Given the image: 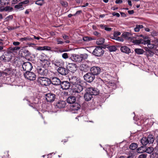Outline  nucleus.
Returning <instances> with one entry per match:
<instances>
[{
    "label": "nucleus",
    "mask_w": 158,
    "mask_h": 158,
    "mask_svg": "<svg viewBox=\"0 0 158 158\" xmlns=\"http://www.w3.org/2000/svg\"><path fill=\"white\" fill-rule=\"evenodd\" d=\"M62 57L64 59H66L68 58L69 56L68 54L66 53H64L62 54Z\"/></svg>",
    "instance_id": "nucleus-50"
},
{
    "label": "nucleus",
    "mask_w": 158,
    "mask_h": 158,
    "mask_svg": "<svg viewBox=\"0 0 158 158\" xmlns=\"http://www.w3.org/2000/svg\"><path fill=\"white\" fill-rule=\"evenodd\" d=\"M76 101L75 97L73 96H70L67 99V102L70 104H73Z\"/></svg>",
    "instance_id": "nucleus-26"
},
{
    "label": "nucleus",
    "mask_w": 158,
    "mask_h": 158,
    "mask_svg": "<svg viewBox=\"0 0 158 158\" xmlns=\"http://www.w3.org/2000/svg\"><path fill=\"white\" fill-rule=\"evenodd\" d=\"M7 29L9 30H14V27L9 26L7 27Z\"/></svg>",
    "instance_id": "nucleus-64"
},
{
    "label": "nucleus",
    "mask_w": 158,
    "mask_h": 158,
    "mask_svg": "<svg viewBox=\"0 0 158 158\" xmlns=\"http://www.w3.org/2000/svg\"><path fill=\"white\" fill-rule=\"evenodd\" d=\"M112 39L120 42H123L124 40L122 38L119 37H117V36H114L112 38Z\"/></svg>",
    "instance_id": "nucleus-41"
},
{
    "label": "nucleus",
    "mask_w": 158,
    "mask_h": 158,
    "mask_svg": "<svg viewBox=\"0 0 158 158\" xmlns=\"http://www.w3.org/2000/svg\"><path fill=\"white\" fill-rule=\"evenodd\" d=\"M108 49L110 52H114L117 49V48L114 46H112L107 47Z\"/></svg>",
    "instance_id": "nucleus-37"
},
{
    "label": "nucleus",
    "mask_w": 158,
    "mask_h": 158,
    "mask_svg": "<svg viewBox=\"0 0 158 158\" xmlns=\"http://www.w3.org/2000/svg\"><path fill=\"white\" fill-rule=\"evenodd\" d=\"M93 98V95L87 89L86 92L84 95V98L85 101H88L90 100Z\"/></svg>",
    "instance_id": "nucleus-23"
},
{
    "label": "nucleus",
    "mask_w": 158,
    "mask_h": 158,
    "mask_svg": "<svg viewBox=\"0 0 158 158\" xmlns=\"http://www.w3.org/2000/svg\"><path fill=\"white\" fill-rule=\"evenodd\" d=\"M83 77L85 81L90 83L93 81L95 78V77L91 73H88L84 76Z\"/></svg>",
    "instance_id": "nucleus-6"
},
{
    "label": "nucleus",
    "mask_w": 158,
    "mask_h": 158,
    "mask_svg": "<svg viewBox=\"0 0 158 158\" xmlns=\"http://www.w3.org/2000/svg\"><path fill=\"white\" fill-rule=\"evenodd\" d=\"M39 58L42 62L44 63V64L45 66L46 65L48 66L50 64V62L48 60V58L45 54L44 53L41 54L39 57Z\"/></svg>",
    "instance_id": "nucleus-9"
},
{
    "label": "nucleus",
    "mask_w": 158,
    "mask_h": 158,
    "mask_svg": "<svg viewBox=\"0 0 158 158\" xmlns=\"http://www.w3.org/2000/svg\"><path fill=\"white\" fill-rule=\"evenodd\" d=\"M5 11H8L9 12L12 11L13 10V8L9 6H6L4 7Z\"/></svg>",
    "instance_id": "nucleus-46"
},
{
    "label": "nucleus",
    "mask_w": 158,
    "mask_h": 158,
    "mask_svg": "<svg viewBox=\"0 0 158 158\" xmlns=\"http://www.w3.org/2000/svg\"><path fill=\"white\" fill-rule=\"evenodd\" d=\"M90 71V73L95 76L99 74L101 72V70L98 67L94 66L91 68Z\"/></svg>",
    "instance_id": "nucleus-13"
},
{
    "label": "nucleus",
    "mask_w": 158,
    "mask_h": 158,
    "mask_svg": "<svg viewBox=\"0 0 158 158\" xmlns=\"http://www.w3.org/2000/svg\"><path fill=\"white\" fill-rule=\"evenodd\" d=\"M66 105V102L63 101H59L56 102L55 105L56 108L61 109L64 108Z\"/></svg>",
    "instance_id": "nucleus-17"
},
{
    "label": "nucleus",
    "mask_w": 158,
    "mask_h": 158,
    "mask_svg": "<svg viewBox=\"0 0 158 158\" xmlns=\"http://www.w3.org/2000/svg\"><path fill=\"white\" fill-rule=\"evenodd\" d=\"M12 72V69H11L7 68L4 70V71L3 72V73L4 75L6 76L9 75L11 74Z\"/></svg>",
    "instance_id": "nucleus-28"
},
{
    "label": "nucleus",
    "mask_w": 158,
    "mask_h": 158,
    "mask_svg": "<svg viewBox=\"0 0 158 158\" xmlns=\"http://www.w3.org/2000/svg\"><path fill=\"white\" fill-rule=\"evenodd\" d=\"M135 52L137 54L140 55L143 54L144 51L142 49L135 48Z\"/></svg>",
    "instance_id": "nucleus-33"
},
{
    "label": "nucleus",
    "mask_w": 158,
    "mask_h": 158,
    "mask_svg": "<svg viewBox=\"0 0 158 158\" xmlns=\"http://www.w3.org/2000/svg\"><path fill=\"white\" fill-rule=\"evenodd\" d=\"M20 1V0H13L12 1V4H15L17 3Z\"/></svg>",
    "instance_id": "nucleus-58"
},
{
    "label": "nucleus",
    "mask_w": 158,
    "mask_h": 158,
    "mask_svg": "<svg viewBox=\"0 0 158 158\" xmlns=\"http://www.w3.org/2000/svg\"><path fill=\"white\" fill-rule=\"evenodd\" d=\"M81 106L77 103H75L71 106L70 109L73 113H77L80 108Z\"/></svg>",
    "instance_id": "nucleus-20"
},
{
    "label": "nucleus",
    "mask_w": 158,
    "mask_h": 158,
    "mask_svg": "<svg viewBox=\"0 0 158 158\" xmlns=\"http://www.w3.org/2000/svg\"><path fill=\"white\" fill-rule=\"evenodd\" d=\"M112 15L113 16H116L117 17H119L120 16V14L116 12H114L112 13Z\"/></svg>",
    "instance_id": "nucleus-55"
},
{
    "label": "nucleus",
    "mask_w": 158,
    "mask_h": 158,
    "mask_svg": "<svg viewBox=\"0 0 158 158\" xmlns=\"http://www.w3.org/2000/svg\"><path fill=\"white\" fill-rule=\"evenodd\" d=\"M138 147L137 144L135 143H132L130 146V148L132 150H134L136 149Z\"/></svg>",
    "instance_id": "nucleus-34"
},
{
    "label": "nucleus",
    "mask_w": 158,
    "mask_h": 158,
    "mask_svg": "<svg viewBox=\"0 0 158 158\" xmlns=\"http://www.w3.org/2000/svg\"><path fill=\"white\" fill-rule=\"evenodd\" d=\"M62 37L63 38L64 40H66L65 42L67 43H70V41L68 40L69 39V36H67V35L64 34L62 35Z\"/></svg>",
    "instance_id": "nucleus-39"
},
{
    "label": "nucleus",
    "mask_w": 158,
    "mask_h": 158,
    "mask_svg": "<svg viewBox=\"0 0 158 158\" xmlns=\"http://www.w3.org/2000/svg\"><path fill=\"white\" fill-rule=\"evenodd\" d=\"M151 33L152 35L153 36H156L158 35V33L156 31H153Z\"/></svg>",
    "instance_id": "nucleus-60"
},
{
    "label": "nucleus",
    "mask_w": 158,
    "mask_h": 158,
    "mask_svg": "<svg viewBox=\"0 0 158 158\" xmlns=\"http://www.w3.org/2000/svg\"><path fill=\"white\" fill-rule=\"evenodd\" d=\"M88 55L86 54H80V55L72 54L71 56L72 60L77 62H81L83 60L87 59Z\"/></svg>",
    "instance_id": "nucleus-1"
},
{
    "label": "nucleus",
    "mask_w": 158,
    "mask_h": 158,
    "mask_svg": "<svg viewBox=\"0 0 158 158\" xmlns=\"http://www.w3.org/2000/svg\"><path fill=\"white\" fill-rule=\"evenodd\" d=\"M67 67L68 69H70V70L71 71L74 70L76 69V65L74 63H69L67 65Z\"/></svg>",
    "instance_id": "nucleus-30"
},
{
    "label": "nucleus",
    "mask_w": 158,
    "mask_h": 158,
    "mask_svg": "<svg viewBox=\"0 0 158 158\" xmlns=\"http://www.w3.org/2000/svg\"><path fill=\"white\" fill-rule=\"evenodd\" d=\"M52 63L57 67H61L64 64V62L61 59H55L52 61Z\"/></svg>",
    "instance_id": "nucleus-15"
},
{
    "label": "nucleus",
    "mask_w": 158,
    "mask_h": 158,
    "mask_svg": "<svg viewBox=\"0 0 158 158\" xmlns=\"http://www.w3.org/2000/svg\"><path fill=\"white\" fill-rule=\"evenodd\" d=\"M93 40L94 39L89 36H85L83 38V40L84 41L88 42Z\"/></svg>",
    "instance_id": "nucleus-40"
},
{
    "label": "nucleus",
    "mask_w": 158,
    "mask_h": 158,
    "mask_svg": "<svg viewBox=\"0 0 158 158\" xmlns=\"http://www.w3.org/2000/svg\"><path fill=\"white\" fill-rule=\"evenodd\" d=\"M80 69L81 71H86L89 70L90 68L88 65L85 64H82L80 66Z\"/></svg>",
    "instance_id": "nucleus-27"
},
{
    "label": "nucleus",
    "mask_w": 158,
    "mask_h": 158,
    "mask_svg": "<svg viewBox=\"0 0 158 158\" xmlns=\"http://www.w3.org/2000/svg\"><path fill=\"white\" fill-rule=\"evenodd\" d=\"M116 88V84L114 82H109L107 84L105 85L104 88L107 91V93H110L114 89H115Z\"/></svg>",
    "instance_id": "nucleus-5"
},
{
    "label": "nucleus",
    "mask_w": 158,
    "mask_h": 158,
    "mask_svg": "<svg viewBox=\"0 0 158 158\" xmlns=\"http://www.w3.org/2000/svg\"><path fill=\"white\" fill-rule=\"evenodd\" d=\"M61 3L63 6L65 7L67 6L68 5V3L66 2H62Z\"/></svg>",
    "instance_id": "nucleus-61"
},
{
    "label": "nucleus",
    "mask_w": 158,
    "mask_h": 158,
    "mask_svg": "<svg viewBox=\"0 0 158 158\" xmlns=\"http://www.w3.org/2000/svg\"><path fill=\"white\" fill-rule=\"evenodd\" d=\"M154 151L156 154L157 155L158 157V146H157L155 148L154 150Z\"/></svg>",
    "instance_id": "nucleus-57"
},
{
    "label": "nucleus",
    "mask_w": 158,
    "mask_h": 158,
    "mask_svg": "<svg viewBox=\"0 0 158 158\" xmlns=\"http://www.w3.org/2000/svg\"><path fill=\"white\" fill-rule=\"evenodd\" d=\"M11 60L10 55L8 52H4L0 57V60L4 62H7L10 61Z\"/></svg>",
    "instance_id": "nucleus-12"
},
{
    "label": "nucleus",
    "mask_w": 158,
    "mask_h": 158,
    "mask_svg": "<svg viewBox=\"0 0 158 158\" xmlns=\"http://www.w3.org/2000/svg\"><path fill=\"white\" fill-rule=\"evenodd\" d=\"M150 49H152L154 48L155 45L152 44H151V42L149 43L147 46Z\"/></svg>",
    "instance_id": "nucleus-49"
},
{
    "label": "nucleus",
    "mask_w": 158,
    "mask_h": 158,
    "mask_svg": "<svg viewBox=\"0 0 158 158\" xmlns=\"http://www.w3.org/2000/svg\"><path fill=\"white\" fill-rule=\"evenodd\" d=\"M153 148L152 147H148L147 148H145V152L149 154H151L153 152Z\"/></svg>",
    "instance_id": "nucleus-36"
},
{
    "label": "nucleus",
    "mask_w": 158,
    "mask_h": 158,
    "mask_svg": "<svg viewBox=\"0 0 158 158\" xmlns=\"http://www.w3.org/2000/svg\"><path fill=\"white\" fill-rule=\"evenodd\" d=\"M147 155L145 154H142L140 155L138 158H146Z\"/></svg>",
    "instance_id": "nucleus-54"
},
{
    "label": "nucleus",
    "mask_w": 158,
    "mask_h": 158,
    "mask_svg": "<svg viewBox=\"0 0 158 158\" xmlns=\"http://www.w3.org/2000/svg\"><path fill=\"white\" fill-rule=\"evenodd\" d=\"M104 39L102 38H101L97 39L96 43L98 45H102L104 42Z\"/></svg>",
    "instance_id": "nucleus-31"
},
{
    "label": "nucleus",
    "mask_w": 158,
    "mask_h": 158,
    "mask_svg": "<svg viewBox=\"0 0 158 158\" xmlns=\"http://www.w3.org/2000/svg\"><path fill=\"white\" fill-rule=\"evenodd\" d=\"M56 41L57 42V44H63L64 43V42L61 40L59 39H56Z\"/></svg>",
    "instance_id": "nucleus-53"
},
{
    "label": "nucleus",
    "mask_w": 158,
    "mask_h": 158,
    "mask_svg": "<svg viewBox=\"0 0 158 158\" xmlns=\"http://www.w3.org/2000/svg\"><path fill=\"white\" fill-rule=\"evenodd\" d=\"M58 73L62 75H65L68 74L69 73L68 69L62 66L60 67L57 70Z\"/></svg>",
    "instance_id": "nucleus-18"
},
{
    "label": "nucleus",
    "mask_w": 158,
    "mask_h": 158,
    "mask_svg": "<svg viewBox=\"0 0 158 158\" xmlns=\"http://www.w3.org/2000/svg\"><path fill=\"white\" fill-rule=\"evenodd\" d=\"M43 48L44 50L51 51V47L48 46H43Z\"/></svg>",
    "instance_id": "nucleus-47"
},
{
    "label": "nucleus",
    "mask_w": 158,
    "mask_h": 158,
    "mask_svg": "<svg viewBox=\"0 0 158 158\" xmlns=\"http://www.w3.org/2000/svg\"><path fill=\"white\" fill-rule=\"evenodd\" d=\"M141 40L142 39L139 40H133L132 42L134 44L139 45L141 44Z\"/></svg>",
    "instance_id": "nucleus-44"
},
{
    "label": "nucleus",
    "mask_w": 158,
    "mask_h": 158,
    "mask_svg": "<svg viewBox=\"0 0 158 158\" xmlns=\"http://www.w3.org/2000/svg\"><path fill=\"white\" fill-rule=\"evenodd\" d=\"M39 75L41 76H45L47 73L48 70L42 67L37 69Z\"/></svg>",
    "instance_id": "nucleus-22"
},
{
    "label": "nucleus",
    "mask_w": 158,
    "mask_h": 158,
    "mask_svg": "<svg viewBox=\"0 0 158 158\" xmlns=\"http://www.w3.org/2000/svg\"><path fill=\"white\" fill-rule=\"evenodd\" d=\"M36 50L39 51L44 50L43 47L39 46L36 48Z\"/></svg>",
    "instance_id": "nucleus-59"
},
{
    "label": "nucleus",
    "mask_w": 158,
    "mask_h": 158,
    "mask_svg": "<svg viewBox=\"0 0 158 158\" xmlns=\"http://www.w3.org/2000/svg\"><path fill=\"white\" fill-rule=\"evenodd\" d=\"M33 68L32 64L30 62H23L22 65V68H21L22 71L28 72L31 71Z\"/></svg>",
    "instance_id": "nucleus-3"
},
{
    "label": "nucleus",
    "mask_w": 158,
    "mask_h": 158,
    "mask_svg": "<svg viewBox=\"0 0 158 158\" xmlns=\"http://www.w3.org/2000/svg\"><path fill=\"white\" fill-rule=\"evenodd\" d=\"M143 146L146 145L148 143L146 137H143L140 140Z\"/></svg>",
    "instance_id": "nucleus-32"
},
{
    "label": "nucleus",
    "mask_w": 158,
    "mask_h": 158,
    "mask_svg": "<svg viewBox=\"0 0 158 158\" xmlns=\"http://www.w3.org/2000/svg\"><path fill=\"white\" fill-rule=\"evenodd\" d=\"M87 91L90 93L92 95H96L99 94L98 89L90 87L87 89Z\"/></svg>",
    "instance_id": "nucleus-21"
},
{
    "label": "nucleus",
    "mask_w": 158,
    "mask_h": 158,
    "mask_svg": "<svg viewBox=\"0 0 158 158\" xmlns=\"http://www.w3.org/2000/svg\"><path fill=\"white\" fill-rule=\"evenodd\" d=\"M35 3L38 5L42 6L44 3V2L43 0H38Z\"/></svg>",
    "instance_id": "nucleus-45"
},
{
    "label": "nucleus",
    "mask_w": 158,
    "mask_h": 158,
    "mask_svg": "<svg viewBox=\"0 0 158 158\" xmlns=\"http://www.w3.org/2000/svg\"><path fill=\"white\" fill-rule=\"evenodd\" d=\"M8 0H0V4L2 5H5L6 3H8V2L7 1Z\"/></svg>",
    "instance_id": "nucleus-48"
},
{
    "label": "nucleus",
    "mask_w": 158,
    "mask_h": 158,
    "mask_svg": "<svg viewBox=\"0 0 158 158\" xmlns=\"http://www.w3.org/2000/svg\"><path fill=\"white\" fill-rule=\"evenodd\" d=\"M147 138L149 144L152 143L154 140L153 136L152 135H148Z\"/></svg>",
    "instance_id": "nucleus-29"
},
{
    "label": "nucleus",
    "mask_w": 158,
    "mask_h": 158,
    "mask_svg": "<svg viewBox=\"0 0 158 158\" xmlns=\"http://www.w3.org/2000/svg\"><path fill=\"white\" fill-rule=\"evenodd\" d=\"M104 53V51L102 48L97 47L93 52V54L97 56H102Z\"/></svg>",
    "instance_id": "nucleus-8"
},
{
    "label": "nucleus",
    "mask_w": 158,
    "mask_h": 158,
    "mask_svg": "<svg viewBox=\"0 0 158 158\" xmlns=\"http://www.w3.org/2000/svg\"><path fill=\"white\" fill-rule=\"evenodd\" d=\"M38 83L42 85L47 86L51 84L50 79L44 77H40L38 80Z\"/></svg>",
    "instance_id": "nucleus-2"
},
{
    "label": "nucleus",
    "mask_w": 158,
    "mask_h": 158,
    "mask_svg": "<svg viewBox=\"0 0 158 158\" xmlns=\"http://www.w3.org/2000/svg\"><path fill=\"white\" fill-rule=\"evenodd\" d=\"M83 89L82 86L80 84H78L73 86V92L75 94L76 93H79Z\"/></svg>",
    "instance_id": "nucleus-11"
},
{
    "label": "nucleus",
    "mask_w": 158,
    "mask_h": 158,
    "mask_svg": "<svg viewBox=\"0 0 158 158\" xmlns=\"http://www.w3.org/2000/svg\"><path fill=\"white\" fill-rule=\"evenodd\" d=\"M30 39L29 38L27 37H24L20 39V40L21 41H27V40H30Z\"/></svg>",
    "instance_id": "nucleus-52"
},
{
    "label": "nucleus",
    "mask_w": 158,
    "mask_h": 158,
    "mask_svg": "<svg viewBox=\"0 0 158 158\" xmlns=\"http://www.w3.org/2000/svg\"><path fill=\"white\" fill-rule=\"evenodd\" d=\"M69 80L70 83H71L73 86L78 84H80L81 80L80 78L76 76L71 77L69 78Z\"/></svg>",
    "instance_id": "nucleus-10"
},
{
    "label": "nucleus",
    "mask_w": 158,
    "mask_h": 158,
    "mask_svg": "<svg viewBox=\"0 0 158 158\" xmlns=\"http://www.w3.org/2000/svg\"><path fill=\"white\" fill-rule=\"evenodd\" d=\"M39 99L38 98H36L34 99L33 101L31 102V100L29 101V102L31 103V104H29V106H31L35 108L37 106V104L38 103Z\"/></svg>",
    "instance_id": "nucleus-24"
},
{
    "label": "nucleus",
    "mask_w": 158,
    "mask_h": 158,
    "mask_svg": "<svg viewBox=\"0 0 158 158\" xmlns=\"http://www.w3.org/2000/svg\"><path fill=\"white\" fill-rule=\"evenodd\" d=\"M143 27V26L142 25H136L135 27L134 28V31L135 32H138L139 31L140 29Z\"/></svg>",
    "instance_id": "nucleus-38"
},
{
    "label": "nucleus",
    "mask_w": 158,
    "mask_h": 158,
    "mask_svg": "<svg viewBox=\"0 0 158 158\" xmlns=\"http://www.w3.org/2000/svg\"><path fill=\"white\" fill-rule=\"evenodd\" d=\"M20 47H15L12 48L13 51L19 50L20 49Z\"/></svg>",
    "instance_id": "nucleus-63"
},
{
    "label": "nucleus",
    "mask_w": 158,
    "mask_h": 158,
    "mask_svg": "<svg viewBox=\"0 0 158 158\" xmlns=\"http://www.w3.org/2000/svg\"><path fill=\"white\" fill-rule=\"evenodd\" d=\"M23 75L26 79L30 81H34L36 79V76L34 72H31L30 71L28 72H25L24 73Z\"/></svg>",
    "instance_id": "nucleus-4"
},
{
    "label": "nucleus",
    "mask_w": 158,
    "mask_h": 158,
    "mask_svg": "<svg viewBox=\"0 0 158 158\" xmlns=\"http://www.w3.org/2000/svg\"><path fill=\"white\" fill-rule=\"evenodd\" d=\"M121 33L119 32H115L114 33V36H118L120 35Z\"/></svg>",
    "instance_id": "nucleus-56"
},
{
    "label": "nucleus",
    "mask_w": 158,
    "mask_h": 158,
    "mask_svg": "<svg viewBox=\"0 0 158 158\" xmlns=\"http://www.w3.org/2000/svg\"><path fill=\"white\" fill-rule=\"evenodd\" d=\"M146 54L148 57H151L154 54V53L151 50L148 51L146 52Z\"/></svg>",
    "instance_id": "nucleus-43"
},
{
    "label": "nucleus",
    "mask_w": 158,
    "mask_h": 158,
    "mask_svg": "<svg viewBox=\"0 0 158 158\" xmlns=\"http://www.w3.org/2000/svg\"><path fill=\"white\" fill-rule=\"evenodd\" d=\"M44 97L48 102H52L56 99V96L53 94L49 93L44 94Z\"/></svg>",
    "instance_id": "nucleus-7"
},
{
    "label": "nucleus",
    "mask_w": 158,
    "mask_h": 158,
    "mask_svg": "<svg viewBox=\"0 0 158 158\" xmlns=\"http://www.w3.org/2000/svg\"><path fill=\"white\" fill-rule=\"evenodd\" d=\"M61 88L63 89L67 90L69 89L70 84L67 81H64L61 82L60 84Z\"/></svg>",
    "instance_id": "nucleus-16"
},
{
    "label": "nucleus",
    "mask_w": 158,
    "mask_h": 158,
    "mask_svg": "<svg viewBox=\"0 0 158 158\" xmlns=\"http://www.w3.org/2000/svg\"><path fill=\"white\" fill-rule=\"evenodd\" d=\"M13 18V16L12 15H10L7 17L6 18V21H8L10 19H12Z\"/></svg>",
    "instance_id": "nucleus-51"
},
{
    "label": "nucleus",
    "mask_w": 158,
    "mask_h": 158,
    "mask_svg": "<svg viewBox=\"0 0 158 158\" xmlns=\"http://www.w3.org/2000/svg\"><path fill=\"white\" fill-rule=\"evenodd\" d=\"M120 50L122 52L127 54H128L131 52L130 49L126 46H122L120 48Z\"/></svg>",
    "instance_id": "nucleus-25"
},
{
    "label": "nucleus",
    "mask_w": 158,
    "mask_h": 158,
    "mask_svg": "<svg viewBox=\"0 0 158 158\" xmlns=\"http://www.w3.org/2000/svg\"><path fill=\"white\" fill-rule=\"evenodd\" d=\"M29 1L26 0L25 1L22 2H21L19 3V4L15 6V8L17 10H22L24 9V7L23 6V4H25L28 3Z\"/></svg>",
    "instance_id": "nucleus-19"
},
{
    "label": "nucleus",
    "mask_w": 158,
    "mask_h": 158,
    "mask_svg": "<svg viewBox=\"0 0 158 158\" xmlns=\"http://www.w3.org/2000/svg\"><path fill=\"white\" fill-rule=\"evenodd\" d=\"M50 80L51 84L55 85H60L61 82L60 80L58 78L56 77H51Z\"/></svg>",
    "instance_id": "nucleus-14"
},
{
    "label": "nucleus",
    "mask_w": 158,
    "mask_h": 158,
    "mask_svg": "<svg viewBox=\"0 0 158 158\" xmlns=\"http://www.w3.org/2000/svg\"><path fill=\"white\" fill-rule=\"evenodd\" d=\"M145 147L142 146L139 148H138L137 149V152L138 153H141L145 152Z\"/></svg>",
    "instance_id": "nucleus-35"
},
{
    "label": "nucleus",
    "mask_w": 158,
    "mask_h": 158,
    "mask_svg": "<svg viewBox=\"0 0 158 158\" xmlns=\"http://www.w3.org/2000/svg\"><path fill=\"white\" fill-rule=\"evenodd\" d=\"M141 42V44H143L144 45H146L148 46V44L150 42V40H143L142 39Z\"/></svg>",
    "instance_id": "nucleus-42"
},
{
    "label": "nucleus",
    "mask_w": 158,
    "mask_h": 158,
    "mask_svg": "<svg viewBox=\"0 0 158 158\" xmlns=\"http://www.w3.org/2000/svg\"><path fill=\"white\" fill-rule=\"evenodd\" d=\"M13 44L15 46H18L20 44V43L19 42H14Z\"/></svg>",
    "instance_id": "nucleus-62"
}]
</instances>
